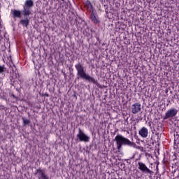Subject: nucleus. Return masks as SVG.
<instances>
[{"label":"nucleus","instance_id":"1","mask_svg":"<svg viewBox=\"0 0 179 179\" xmlns=\"http://www.w3.org/2000/svg\"><path fill=\"white\" fill-rule=\"evenodd\" d=\"M114 141L116 143V148L119 152L122 149V145L132 147L135 145V143L131 142L129 139L120 134L115 136Z\"/></svg>","mask_w":179,"mask_h":179},{"label":"nucleus","instance_id":"2","mask_svg":"<svg viewBox=\"0 0 179 179\" xmlns=\"http://www.w3.org/2000/svg\"><path fill=\"white\" fill-rule=\"evenodd\" d=\"M77 79H82V80H85V82H88L89 83H92V85H95V86H97V87H100V84L99 83V81L96 80L94 78L90 76V75L87 74L85 72L80 74Z\"/></svg>","mask_w":179,"mask_h":179},{"label":"nucleus","instance_id":"3","mask_svg":"<svg viewBox=\"0 0 179 179\" xmlns=\"http://www.w3.org/2000/svg\"><path fill=\"white\" fill-rule=\"evenodd\" d=\"M33 6H34L33 0H26L23 6L22 16H30Z\"/></svg>","mask_w":179,"mask_h":179},{"label":"nucleus","instance_id":"4","mask_svg":"<svg viewBox=\"0 0 179 179\" xmlns=\"http://www.w3.org/2000/svg\"><path fill=\"white\" fill-rule=\"evenodd\" d=\"M77 138L80 142H85L87 143L90 141V137L86 135L84 131H83L82 129L78 128V134H77Z\"/></svg>","mask_w":179,"mask_h":179},{"label":"nucleus","instance_id":"5","mask_svg":"<svg viewBox=\"0 0 179 179\" xmlns=\"http://www.w3.org/2000/svg\"><path fill=\"white\" fill-rule=\"evenodd\" d=\"M178 110L176 108L169 109L165 113V115L164 117V120L174 117L178 114Z\"/></svg>","mask_w":179,"mask_h":179},{"label":"nucleus","instance_id":"6","mask_svg":"<svg viewBox=\"0 0 179 179\" xmlns=\"http://www.w3.org/2000/svg\"><path fill=\"white\" fill-rule=\"evenodd\" d=\"M138 169L143 173H145V174H150V175H152L153 173V172L150 170L147 166L143 164V162H138Z\"/></svg>","mask_w":179,"mask_h":179},{"label":"nucleus","instance_id":"7","mask_svg":"<svg viewBox=\"0 0 179 179\" xmlns=\"http://www.w3.org/2000/svg\"><path fill=\"white\" fill-rule=\"evenodd\" d=\"M75 68L77 71V76H79V75H81L82 73H84L86 72V69L85 68V66L80 62L76 64L75 65Z\"/></svg>","mask_w":179,"mask_h":179},{"label":"nucleus","instance_id":"8","mask_svg":"<svg viewBox=\"0 0 179 179\" xmlns=\"http://www.w3.org/2000/svg\"><path fill=\"white\" fill-rule=\"evenodd\" d=\"M141 111V105L139 103H136L131 106V113L133 114H138Z\"/></svg>","mask_w":179,"mask_h":179},{"label":"nucleus","instance_id":"9","mask_svg":"<svg viewBox=\"0 0 179 179\" xmlns=\"http://www.w3.org/2000/svg\"><path fill=\"white\" fill-rule=\"evenodd\" d=\"M90 13V19L92 22H93V23H95V24H97V23H100V20H99V17L96 16V10H92Z\"/></svg>","mask_w":179,"mask_h":179},{"label":"nucleus","instance_id":"10","mask_svg":"<svg viewBox=\"0 0 179 179\" xmlns=\"http://www.w3.org/2000/svg\"><path fill=\"white\" fill-rule=\"evenodd\" d=\"M20 23L24 27H26L27 29L29 23H30V18H29V16L24 15V20H21L20 21Z\"/></svg>","mask_w":179,"mask_h":179},{"label":"nucleus","instance_id":"11","mask_svg":"<svg viewBox=\"0 0 179 179\" xmlns=\"http://www.w3.org/2000/svg\"><path fill=\"white\" fill-rule=\"evenodd\" d=\"M138 134L142 137V138H147L148 135V130L147 128L145 127H142L139 131H138Z\"/></svg>","mask_w":179,"mask_h":179},{"label":"nucleus","instance_id":"12","mask_svg":"<svg viewBox=\"0 0 179 179\" xmlns=\"http://www.w3.org/2000/svg\"><path fill=\"white\" fill-rule=\"evenodd\" d=\"M105 12L108 19H113V8L111 6L110 7H106Z\"/></svg>","mask_w":179,"mask_h":179},{"label":"nucleus","instance_id":"13","mask_svg":"<svg viewBox=\"0 0 179 179\" xmlns=\"http://www.w3.org/2000/svg\"><path fill=\"white\" fill-rule=\"evenodd\" d=\"M23 10H22L21 11L19 10H13V16L15 18L18 17L20 18L22 17V15H23Z\"/></svg>","mask_w":179,"mask_h":179},{"label":"nucleus","instance_id":"14","mask_svg":"<svg viewBox=\"0 0 179 179\" xmlns=\"http://www.w3.org/2000/svg\"><path fill=\"white\" fill-rule=\"evenodd\" d=\"M85 6L87 7V10L90 12H93V10H94V8H93V5L89 0L86 1Z\"/></svg>","mask_w":179,"mask_h":179},{"label":"nucleus","instance_id":"15","mask_svg":"<svg viewBox=\"0 0 179 179\" xmlns=\"http://www.w3.org/2000/svg\"><path fill=\"white\" fill-rule=\"evenodd\" d=\"M22 120L24 127H26V125H29V124L31 122L30 120L26 119V117H22Z\"/></svg>","mask_w":179,"mask_h":179},{"label":"nucleus","instance_id":"16","mask_svg":"<svg viewBox=\"0 0 179 179\" xmlns=\"http://www.w3.org/2000/svg\"><path fill=\"white\" fill-rule=\"evenodd\" d=\"M6 72V67L5 65L0 66V74L3 75Z\"/></svg>","mask_w":179,"mask_h":179},{"label":"nucleus","instance_id":"17","mask_svg":"<svg viewBox=\"0 0 179 179\" xmlns=\"http://www.w3.org/2000/svg\"><path fill=\"white\" fill-rule=\"evenodd\" d=\"M113 162L114 163L115 165L118 164V162H117V157L113 158Z\"/></svg>","mask_w":179,"mask_h":179},{"label":"nucleus","instance_id":"18","mask_svg":"<svg viewBox=\"0 0 179 179\" xmlns=\"http://www.w3.org/2000/svg\"><path fill=\"white\" fill-rule=\"evenodd\" d=\"M42 96H44L45 97H49L50 94H48V93H45V94H43Z\"/></svg>","mask_w":179,"mask_h":179},{"label":"nucleus","instance_id":"19","mask_svg":"<svg viewBox=\"0 0 179 179\" xmlns=\"http://www.w3.org/2000/svg\"><path fill=\"white\" fill-rule=\"evenodd\" d=\"M1 110H5V106L3 105H0Z\"/></svg>","mask_w":179,"mask_h":179},{"label":"nucleus","instance_id":"20","mask_svg":"<svg viewBox=\"0 0 179 179\" xmlns=\"http://www.w3.org/2000/svg\"><path fill=\"white\" fill-rule=\"evenodd\" d=\"M11 96L13 99H16V96H15V94H12Z\"/></svg>","mask_w":179,"mask_h":179},{"label":"nucleus","instance_id":"21","mask_svg":"<svg viewBox=\"0 0 179 179\" xmlns=\"http://www.w3.org/2000/svg\"><path fill=\"white\" fill-rule=\"evenodd\" d=\"M162 163L164 164H165V157H164V159L162 161Z\"/></svg>","mask_w":179,"mask_h":179},{"label":"nucleus","instance_id":"22","mask_svg":"<svg viewBox=\"0 0 179 179\" xmlns=\"http://www.w3.org/2000/svg\"><path fill=\"white\" fill-rule=\"evenodd\" d=\"M61 1H62V2H65V0H61Z\"/></svg>","mask_w":179,"mask_h":179},{"label":"nucleus","instance_id":"23","mask_svg":"<svg viewBox=\"0 0 179 179\" xmlns=\"http://www.w3.org/2000/svg\"><path fill=\"white\" fill-rule=\"evenodd\" d=\"M1 99H3V100H5V98H3V97H1Z\"/></svg>","mask_w":179,"mask_h":179},{"label":"nucleus","instance_id":"24","mask_svg":"<svg viewBox=\"0 0 179 179\" xmlns=\"http://www.w3.org/2000/svg\"><path fill=\"white\" fill-rule=\"evenodd\" d=\"M178 69H179V66H178Z\"/></svg>","mask_w":179,"mask_h":179}]
</instances>
